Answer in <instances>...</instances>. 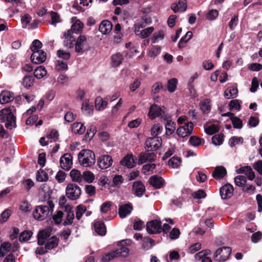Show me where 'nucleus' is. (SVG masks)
Masks as SVG:
<instances>
[{
	"label": "nucleus",
	"instance_id": "f257e3e1",
	"mask_svg": "<svg viewBox=\"0 0 262 262\" xmlns=\"http://www.w3.org/2000/svg\"><path fill=\"white\" fill-rule=\"evenodd\" d=\"M16 110L13 106H9L0 111V116L2 117V122L6 121L5 127L7 129H12L13 127L16 126V117L14 115V112Z\"/></svg>",
	"mask_w": 262,
	"mask_h": 262
},
{
	"label": "nucleus",
	"instance_id": "f03ea898",
	"mask_svg": "<svg viewBox=\"0 0 262 262\" xmlns=\"http://www.w3.org/2000/svg\"><path fill=\"white\" fill-rule=\"evenodd\" d=\"M78 160L84 167H90L95 163V153L90 149H82L78 154Z\"/></svg>",
	"mask_w": 262,
	"mask_h": 262
},
{
	"label": "nucleus",
	"instance_id": "7ed1b4c3",
	"mask_svg": "<svg viewBox=\"0 0 262 262\" xmlns=\"http://www.w3.org/2000/svg\"><path fill=\"white\" fill-rule=\"evenodd\" d=\"M48 206L39 205L37 206L33 212L34 218L37 220L42 221L49 215L50 212L52 213L54 208V204L51 201H48Z\"/></svg>",
	"mask_w": 262,
	"mask_h": 262
},
{
	"label": "nucleus",
	"instance_id": "20e7f679",
	"mask_svg": "<svg viewBox=\"0 0 262 262\" xmlns=\"http://www.w3.org/2000/svg\"><path fill=\"white\" fill-rule=\"evenodd\" d=\"M74 45L75 52L79 54H82L90 50V44L85 35H80L77 38L76 37Z\"/></svg>",
	"mask_w": 262,
	"mask_h": 262
},
{
	"label": "nucleus",
	"instance_id": "39448f33",
	"mask_svg": "<svg viewBox=\"0 0 262 262\" xmlns=\"http://www.w3.org/2000/svg\"><path fill=\"white\" fill-rule=\"evenodd\" d=\"M162 145V139L158 136L148 137L145 142V148L147 151H153L158 149Z\"/></svg>",
	"mask_w": 262,
	"mask_h": 262
},
{
	"label": "nucleus",
	"instance_id": "423d86ee",
	"mask_svg": "<svg viewBox=\"0 0 262 262\" xmlns=\"http://www.w3.org/2000/svg\"><path fill=\"white\" fill-rule=\"evenodd\" d=\"M128 252L129 249L127 247L123 246L103 255L102 258V261L108 262L119 256L122 255L125 256L128 254Z\"/></svg>",
	"mask_w": 262,
	"mask_h": 262
},
{
	"label": "nucleus",
	"instance_id": "0eeeda50",
	"mask_svg": "<svg viewBox=\"0 0 262 262\" xmlns=\"http://www.w3.org/2000/svg\"><path fill=\"white\" fill-rule=\"evenodd\" d=\"M231 253V248L229 247H223L217 249L214 253L213 258L219 262H224L227 260Z\"/></svg>",
	"mask_w": 262,
	"mask_h": 262
},
{
	"label": "nucleus",
	"instance_id": "6e6552de",
	"mask_svg": "<svg viewBox=\"0 0 262 262\" xmlns=\"http://www.w3.org/2000/svg\"><path fill=\"white\" fill-rule=\"evenodd\" d=\"M66 196L71 200H76L81 194L80 188L75 184H69L66 187Z\"/></svg>",
	"mask_w": 262,
	"mask_h": 262
},
{
	"label": "nucleus",
	"instance_id": "1a4fd4ad",
	"mask_svg": "<svg viewBox=\"0 0 262 262\" xmlns=\"http://www.w3.org/2000/svg\"><path fill=\"white\" fill-rule=\"evenodd\" d=\"M146 230L149 234H159L162 231V222L158 220H153L146 224Z\"/></svg>",
	"mask_w": 262,
	"mask_h": 262
},
{
	"label": "nucleus",
	"instance_id": "9d476101",
	"mask_svg": "<svg viewBox=\"0 0 262 262\" xmlns=\"http://www.w3.org/2000/svg\"><path fill=\"white\" fill-rule=\"evenodd\" d=\"M193 127V123L190 121L183 126L178 127L177 130V134L179 136L184 138L192 134Z\"/></svg>",
	"mask_w": 262,
	"mask_h": 262
},
{
	"label": "nucleus",
	"instance_id": "9b49d317",
	"mask_svg": "<svg viewBox=\"0 0 262 262\" xmlns=\"http://www.w3.org/2000/svg\"><path fill=\"white\" fill-rule=\"evenodd\" d=\"M233 191V186L229 183H227L220 188V194L223 200H228L232 196Z\"/></svg>",
	"mask_w": 262,
	"mask_h": 262
},
{
	"label": "nucleus",
	"instance_id": "f8f14e48",
	"mask_svg": "<svg viewBox=\"0 0 262 262\" xmlns=\"http://www.w3.org/2000/svg\"><path fill=\"white\" fill-rule=\"evenodd\" d=\"M165 114V112L161 107L156 104H154L150 106L148 115L151 119H155L159 116H161L162 118L166 117Z\"/></svg>",
	"mask_w": 262,
	"mask_h": 262
},
{
	"label": "nucleus",
	"instance_id": "ddd939ff",
	"mask_svg": "<svg viewBox=\"0 0 262 262\" xmlns=\"http://www.w3.org/2000/svg\"><path fill=\"white\" fill-rule=\"evenodd\" d=\"M113 159L111 156L102 155L97 159V165L101 169H105L111 166L113 163Z\"/></svg>",
	"mask_w": 262,
	"mask_h": 262
},
{
	"label": "nucleus",
	"instance_id": "4468645a",
	"mask_svg": "<svg viewBox=\"0 0 262 262\" xmlns=\"http://www.w3.org/2000/svg\"><path fill=\"white\" fill-rule=\"evenodd\" d=\"M72 158L70 154H64L60 159L61 168L66 170H69L73 165Z\"/></svg>",
	"mask_w": 262,
	"mask_h": 262
},
{
	"label": "nucleus",
	"instance_id": "2eb2a0df",
	"mask_svg": "<svg viewBox=\"0 0 262 262\" xmlns=\"http://www.w3.org/2000/svg\"><path fill=\"white\" fill-rule=\"evenodd\" d=\"M156 155L153 152H149V151L141 152L138 156V163L142 164L146 162H152L155 160Z\"/></svg>",
	"mask_w": 262,
	"mask_h": 262
},
{
	"label": "nucleus",
	"instance_id": "dca6fc26",
	"mask_svg": "<svg viewBox=\"0 0 262 262\" xmlns=\"http://www.w3.org/2000/svg\"><path fill=\"white\" fill-rule=\"evenodd\" d=\"M47 54L43 50L36 51L32 53L31 60L35 64L43 63L46 59Z\"/></svg>",
	"mask_w": 262,
	"mask_h": 262
},
{
	"label": "nucleus",
	"instance_id": "f3484780",
	"mask_svg": "<svg viewBox=\"0 0 262 262\" xmlns=\"http://www.w3.org/2000/svg\"><path fill=\"white\" fill-rule=\"evenodd\" d=\"M148 181L149 184L156 189L163 188L165 184L164 180L158 175L151 176Z\"/></svg>",
	"mask_w": 262,
	"mask_h": 262
},
{
	"label": "nucleus",
	"instance_id": "a211bd4d",
	"mask_svg": "<svg viewBox=\"0 0 262 262\" xmlns=\"http://www.w3.org/2000/svg\"><path fill=\"white\" fill-rule=\"evenodd\" d=\"M132 191L137 196L141 197L145 192V187L141 181H136L133 183Z\"/></svg>",
	"mask_w": 262,
	"mask_h": 262
},
{
	"label": "nucleus",
	"instance_id": "6ab92c4d",
	"mask_svg": "<svg viewBox=\"0 0 262 262\" xmlns=\"http://www.w3.org/2000/svg\"><path fill=\"white\" fill-rule=\"evenodd\" d=\"M133 209V207L130 203L120 205L118 210L119 215L121 219L125 218L132 212Z\"/></svg>",
	"mask_w": 262,
	"mask_h": 262
},
{
	"label": "nucleus",
	"instance_id": "aec40b11",
	"mask_svg": "<svg viewBox=\"0 0 262 262\" xmlns=\"http://www.w3.org/2000/svg\"><path fill=\"white\" fill-rule=\"evenodd\" d=\"M95 231L100 236H104L106 233V227L102 221H97L94 223Z\"/></svg>",
	"mask_w": 262,
	"mask_h": 262
},
{
	"label": "nucleus",
	"instance_id": "412c9836",
	"mask_svg": "<svg viewBox=\"0 0 262 262\" xmlns=\"http://www.w3.org/2000/svg\"><path fill=\"white\" fill-rule=\"evenodd\" d=\"M227 173V170L224 166H219L215 168L212 176L215 180H219L224 178Z\"/></svg>",
	"mask_w": 262,
	"mask_h": 262
},
{
	"label": "nucleus",
	"instance_id": "4be33fe9",
	"mask_svg": "<svg viewBox=\"0 0 262 262\" xmlns=\"http://www.w3.org/2000/svg\"><path fill=\"white\" fill-rule=\"evenodd\" d=\"M83 26V24L82 22H81L79 20H77L75 23H74L72 25L71 29L67 31L68 32L67 34L70 35H74V34H80L82 31Z\"/></svg>",
	"mask_w": 262,
	"mask_h": 262
},
{
	"label": "nucleus",
	"instance_id": "5701e85b",
	"mask_svg": "<svg viewBox=\"0 0 262 262\" xmlns=\"http://www.w3.org/2000/svg\"><path fill=\"white\" fill-rule=\"evenodd\" d=\"M113 25L108 20H104L101 21L99 25V30L103 34H108L112 30Z\"/></svg>",
	"mask_w": 262,
	"mask_h": 262
},
{
	"label": "nucleus",
	"instance_id": "b1692460",
	"mask_svg": "<svg viewBox=\"0 0 262 262\" xmlns=\"http://www.w3.org/2000/svg\"><path fill=\"white\" fill-rule=\"evenodd\" d=\"M67 33L68 32H65L63 35L64 37V46L69 48H72L75 46L74 42L75 43L76 37L73 34L70 35Z\"/></svg>",
	"mask_w": 262,
	"mask_h": 262
},
{
	"label": "nucleus",
	"instance_id": "393cba45",
	"mask_svg": "<svg viewBox=\"0 0 262 262\" xmlns=\"http://www.w3.org/2000/svg\"><path fill=\"white\" fill-rule=\"evenodd\" d=\"M14 99L13 93L8 91H3L0 94V102L6 104Z\"/></svg>",
	"mask_w": 262,
	"mask_h": 262
},
{
	"label": "nucleus",
	"instance_id": "a878e982",
	"mask_svg": "<svg viewBox=\"0 0 262 262\" xmlns=\"http://www.w3.org/2000/svg\"><path fill=\"white\" fill-rule=\"evenodd\" d=\"M135 162L132 154L125 156L120 161L122 165L125 166L128 168L135 166Z\"/></svg>",
	"mask_w": 262,
	"mask_h": 262
},
{
	"label": "nucleus",
	"instance_id": "bb28decb",
	"mask_svg": "<svg viewBox=\"0 0 262 262\" xmlns=\"http://www.w3.org/2000/svg\"><path fill=\"white\" fill-rule=\"evenodd\" d=\"M123 56L120 53H117L111 56L112 66L113 67H117L120 66L123 60Z\"/></svg>",
	"mask_w": 262,
	"mask_h": 262
},
{
	"label": "nucleus",
	"instance_id": "cd10ccee",
	"mask_svg": "<svg viewBox=\"0 0 262 262\" xmlns=\"http://www.w3.org/2000/svg\"><path fill=\"white\" fill-rule=\"evenodd\" d=\"M70 176L73 182L80 183L82 181V174L76 169H73L70 171Z\"/></svg>",
	"mask_w": 262,
	"mask_h": 262
},
{
	"label": "nucleus",
	"instance_id": "c85d7f7f",
	"mask_svg": "<svg viewBox=\"0 0 262 262\" xmlns=\"http://www.w3.org/2000/svg\"><path fill=\"white\" fill-rule=\"evenodd\" d=\"M58 242V238L55 236H53L49 239V241L46 243L45 248L47 250H52L57 247Z\"/></svg>",
	"mask_w": 262,
	"mask_h": 262
},
{
	"label": "nucleus",
	"instance_id": "c756f323",
	"mask_svg": "<svg viewBox=\"0 0 262 262\" xmlns=\"http://www.w3.org/2000/svg\"><path fill=\"white\" fill-rule=\"evenodd\" d=\"M95 103L96 109L98 111L104 110L107 105V102L103 100L102 98L100 96L96 98Z\"/></svg>",
	"mask_w": 262,
	"mask_h": 262
},
{
	"label": "nucleus",
	"instance_id": "7c9ffc66",
	"mask_svg": "<svg viewBox=\"0 0 262 262\" xmlns=\"http://www.w3.org/2000/svg\"><path fill=\"white\" fill-rule=\"evenodd\" d=\"M12 245L9 242L3 243L0 246V257H3L11 250Z\"/></svg>",
	"mask_w": 262,
	"mask_h": 262
},
{
	"label": "nucleus",
	"instance_id": "2f4dec72",
	"mask_svg": "<svg viewBox=\"0 0 262 262\" xmlns=\"http://www.w3.org/2000/svg\"><path fill=\"white\" fill-rule=\"evenodd\" d=\"M192 32L190 31H188L186 34L180 39L178 43L179 48L182 49L184 48L185 43H186L192 37Z\"/></svg>",
	"mask_w": 262,
	"mask_h": 262
},
{
	"label": "nucleus",
	"instance_id": "473e14b6",
	"mask_svg": "<svg viewBox=\"0 0 262 262\" xmlns=\"http://www.w3.org/2000/svg\"><path fill=\"white\" fill-rule=\"evenodd\" d=\"M155 246V241L149 237H145L142 239V248L147 250Z\"/></svg>",
	"mask_w": 262,
	"mask_h": 262
},
{
	"label": "nucleus",
	"instance_id": "72a5a7b5",
	"mask_svg": "<svg viewBox=\"0 0 262 262\" xmlns=\"http://www.w3.org/2000/svg\"><path fill=\"white\" fill-rule=\"evenodd\" d=\"M181 163V158L177 156H173L168 160V165L169 167L172 168H178L180 167Z\"/></svg>",
	"mask_w": 262,
	"mask_h": 262
},
{
	"label": "nucleus",
	"instance_id": "f704fd0d",
	"mask_svg": "<svg viewBox=\"0 0 262 262\" xmlns=\"http://www.w3.org/2000/svg\"><path fill=\"white\" fill-rule=\"evenodd\" d=\"M81 110L85 111L88 115H92L93 113L94 107L93 105L89 104V100L85 99L82 103Z\"/></svg>",
	"mask_w": 262,
	"mask_h": 262
},
{
	"label": "nucleus",
	"instance_id": "c9c22d12",
	"mask_svg": "<svg viewBox=\"0 0 262 262\" xmlns=\"http://www.w3.org/2000/svg\"><path fill=\"white\" fill-rule=\"evenodd\" d=\"M34 80L33 76L26 75L23 78L22 84L25 88L28 89L33 85Z\"/></svg>",
	"mask_w": 262,
	"mask_h": 262
},
{
	"label": "nucleus",
	"instance_id": "e433bc0d",
	"mask_svg": "<svg viewBox=\"0 0 262 262\" xmlns=\"http://www.w3.org/2000/svg\"><path fill=\"white\" fill-rule=\"evenodd\" d=\"M36 180L38 182H43L48 180L49 177L47 173L41 169H40L36 172Z\"/></svg>",
	"mask_w": 262,
	"mask_h": 262
},
{
	"label": "nucleus",
	"instance_id": "4c0bfd02",
	"mask_svg": "<svg viewBox=\"0 0 262 262\" xmlns=\"http://www.w3.org/2000/svg\"><path fill=\"white\" fill-rule=\"evenodd\" d=\"M242 101L239 100L238 99H234L231 100L228 104L229 110L233 111V110H235L237 111H239L241 109V105Z\"/></svg>",
	"mask_w": 262,
	"mask_h": 262
},
{
	"label": "nucleus",
	"instance_id": "58836bf2",
	"mask_svg": "<svg viewBox=\"0 0 262 262\" xmlns=\"http://www.w3.org/2000/svg\"><path fill=\"white\" fill-rule=\"evenodd\" d=\"M47 74V71L45 67L39 66L36 68L34 71V77L37 79H40L45 76Z\"/></svg>",
	"mask_w": 262,
	"mask_h": 262
},
{
	"label": "nucleus",
	"instance_id": "ea45409f",
	"mask_svg": "<svg viewBox=\"0 0 262 262\" xmlns=\"http://www.w3.org/2000/svg\"><path fill=\"white\" fill-rule=\"evenodd\" d=\"M189 142L193 146H198L204 144L205 141L203 139L195 136L190 137Z\"/></svg>",
	"mask_w": 262,
	"mask_h": 262
},
{
	"label": "nucleus",
	"instance_id": "a19ab883",
	"mask_svg": "<svg viewBox=\"0 0 262 262\" xmlns=\"http://www.w3.org/2000/svg\"><path fill=\"white\" fill-rule=\"evenodd\" d=\"M176 123L171 120H168L165 125L166 134L167 135H172L176 129Z\"/></svg>",
	"mask_w": 262,
	"mask_h": 262
},
{
	"label": "nucleus",
	"instance_id": "79ce46f5",
	"mask_svg": "<svg viewBox=\"0 0 262 262\" xmlns=\"http://www.w3.org/2000/svg\"><path fill=\"white\" fill-rule=\"evenodd\" d=\"M55 69L58 71H66L68 69V64L66 61L57 60L55 61Z\"/></svg>",
	"mask_w": 262,
	"mask_h": 262
},
{
	"label": "nucleus",
	"instance_id": "37998d69",
	"mask_svg": "<svg viewBox=\"0 0 262 262\" xmlns=\"http://www.w3.org/2000/svg\"><path fill=\"white\" fill-rule=\"evenodd\" d=\"M224 137L223 133L215 135L212 137V143L215 145H220L223 143Z\"/></svg>",
	"mask_w": 262,
	"mask_h": 262
},
{
	"label": "nucleus",
	"instance_id": "c03bdc74",
	"mask_svg": "<svg viewBox=\"0 0 262 262\" xmlns=\"http://www.w3.org/2000/svg\"><path fill=\"white\" fill-rule=\"evenodd\" d=\"M177 83V79L173 78L169 79L167 82L168 91L170 93L173 92L176 89Z\"/></svg>",
	"mask_w": 262,
	"mask_h": 262
},
{
	"label": "nucleus",
	"instance_id": "a18cd8bd",
	"mask_svg": "<svg viewBox=\"0 0 262 262\" xmlns=\"http://www.w3.org/2000/svg\"><path fill=\"white\" fill-rule=\"evenodd\" d=\"M247 182V178L244 176H237L234 178V183L239 187H244Z\"/></svg>",
	"mask_w": 262,
	"mask_h": 262
},
{
	"label": "nucleus",
	"instance_id": "49530a36",
	"mask_svg": "<svg viewBox=\"0 0 262 262\" xmlns=\"http://www.w3.org/2000/svg\"><path fill=\"white\" fill-rule=\"evenodd\" d=\"M33 233L31 231H24L22 232L19 236V241L20 242H24L28 241L32 236Z\"/></svg>",
	"mask_w": 262,
	"mask_h": 262
},
{
	"label": "nucleus",
	"instance_id": "de8ad7c7",
	"mask_svg": "<svg viewBox=\"0 0 262 262\" xmlns=\"http://www.w3.org/2000/svg\"><path fill=\"white\" fill-rule=\"evenodd\" d=\"M200 108L203 113H208L210 111V100L206 99L200 103Z\"/></svg>",
	"mask_w": 262,
	"mask_h": 262
},
{
	"label": "nucleus",
	"instance_id": "09e8293b",
	"mask_svg": "<svg viewBox=\"0 0 262 262\" xmlns=\"http://www.w3.org/2000/svg\"><path fill=\"white\" fill-rule=\"evenodd\" d=\"M74 132L79 134H82L85 130V127L81 122H76L73 124Z\"/></svg>",
	"mask_w": 262,
	"mask_h": 262
},
{
	"label": "nucleus",
	"instance_id": "8fccbe9b",
	"mask_svg": "<svg viewBox=\"0 0 262 262\" xmlns=\"http://www.w3.org/2000/svg\"><path fill=\"white\" fill-rule=\"evenodd\" d=\"M42 47V42L38 39H35L32 42L30 47V49L32 52H34V51L40 50V49H41Z\"/></svg>",
	"mask_w": 262,
	"mask_h": 262
},
{
	"label": "nucleus",
	"instance_id": "3c124183",
	"mask_svg": "<svg viewBox=\"0 0 262 262\" xmlns=\"http://www.w3.org/2000/svg\"><path fill=\"white\" fill-rule=\"evenodd\" d=\"M232 122L233 127L234 128L241 129L243 127V124L242 120L237 117H232L230 118Z\"/></svg>",
	"mask_w": 262,
	"mask_h": 262
},
{
	"label": "nucleus",
	"instance_id": "603ef678",
	"mask_svg": "<svg viewBox=\"0 0 262 262\" xmlns=\"http://www.w3.org/2000/svg\"><path fill=\"white\" fill-rule=\"evenodd\" d=\"M83 179L88 183H91L94 180L95 176L92 172L90 171H86L83 173L82 179Z\"/></svg>",
	"mask_w": 262,
	"mask_h": 262
},
{
	"label": "nucleus",
	"instance_id": "864d4df0",
	"mask_svg": "<svg viewBox=\"0 0 262 262\" xmlns=\"http://www.w3.org/2000/svg\"><path fill=\"white\" fill-rule=\"evenodd\" d=\"M74 219V214L73 211L70 210L67 212V215L66 220L63 223V225L65 226L71 225L73 222Z\"/></svg>",
	"mask_w": 262,
	"mask_h": 262
},
{
	"label": "nucleus",
	"instance_id": "5fc2aeb1",
	"mask_svg": "<svg viewBox=\"0 0 262 262\" xmlns=\"http://www.w3.org/2000/svg\"><path fill=\"white\" fill-rule=\"evenodd\" d=\"M86 208L85 206L81 204L77 206L76 211V217L78 220H79L83 214L86 211Z\"/></svg>",
	"mask_w": 262,
	"mask_h": 262
},
{
	"label": "nucleus",
	"instance_id": "6e6d98bb",
	"mask_svg": "<svg viewBox=\"0 0 262 262\" xmlns=\"http://www.w3.org/2000/svg\"><path fill=\"white\" fill-rule=\"evenodd\" d=\"M219 126L216 124H212L205 129L206 133L209 135H212L219 132Z\"/></svg>",
	"mask_w": 262,
	"mask_h": 262
},
{
	"label": "nucleus",
	"instance_id": "4d7b16f0",
	"mask_svg": "<svg viewBox=\"0 0 262 262\" xmlns=\"http://www.w3.org/2000/svg\"><path fill=\"white\" fill-rule=\"evenodd\" d=\"M241 143H243V138L241 137L234 136L231 137L229 140V144L230 147H233L236 144Z\"/></svg>",
	"mask_w": 262,
	"mask_h": 262
},
{
	"label": "nucleus",
	"instance_id": "13d9d810",
	"mask_svg": "<svg viewBox=\"0 0 262 262\" xmlns=\"http://www.w3.org/2000/svg\"><path fill=\"white\" fill-rule=\"evenodd\" d=\"M96 132V127L94 125H91L87 130L85 137L89 139V140H91L95 136Z\"/></svg>",
	"mask_w": 262,
	"mask_h": 262
},
{
	"label": "nucleus",
	"instance_id": "bf43d9fd",
	"mask_svg": "<svg viewBox=\"0 0 262 262\" xmlns=\"http://www.w3.org/2000/svg\"><path fill=\"white\" fill-rule=\"evenodd\" d=\"M163 129V127L160 124L157 123L153 125L151 129V134L153 136H157L161 133Z\"/></svg>",
	"mask_w": 262,
	"mask_h": 262
},
{
	"label": "nucleus",
	"instance_id": "052dcab7",
	"mask_svg": "<svg viewBox=\"0 0 262 262\" xmlns=\"http://www.w3.org/2000/svg\"><path fill=\"white\" fill-rule=\"evenodd\" d=\"M57 56L65 60H68L71 57V54L69 52H65L63 50H58L57 51Z\"/></svg>",
	"mask_w": 262,
	"mask_h": 262
},
{
	"label": "nucleus",
	"instance_id": "680f3d73",
	"mask_svg": "<svg viewBox=\"0 0 262 262\" xmlns=\"http://www.w3.org/2000/svg\"><path fill=\"white\" fill-rule=\"evenodd\" d=\"M63 213L62 211H58L56 214L53 216L52 218L56 225H59L61 223V219L63 217Z\"/></svg>",
	"mask_w": 262,
	"mask_h": 262
},
{
	"label": "nucleus",
	"instance_id": "e2e57ef3",
	"mask_svg": "<svg viewBox=\"0 0 262 262\" xmlns=\"http://www.w3.org/2000/svg\"><path fill=\"white\" fill-rule=\"evenodd\" d=\"M112 202L107 201L104 203H103L100 207V211L102 213H107L110 210L111 207L112 206Z\"/></svg>",
	"mask_w": 262,
	"mask_h": 262
},
{
	"label": "nucleus",
	"instance_id": "0e129e2a",
	"mask_svg": "<svg viewBox=\"0 0 262 262\" xmlns=\"http://www.w3.org/2000/svg\"><path fill=\"white\" fill-rule=\"evenodd\" d=\"M192 196L195 199H201L205 198L206 196V192L202 189H199L192 193Z\"/></svg>",
	"mask_w": 262,
	"mask_h": 262
},
{
	"label": "nucleus",
	"instance_id": "69168bd1",
	"mask_svg": "<svg viewBox=\"0 0 262 262\" xmlns=\"http://www.w3.org/2000/svg\"><path fill=\"white\" fill-rule=\"evenodd\" d=\"M211 254V252L210 250H203L196 253L195 255V258L196 259L200 260V258H202L203 256H207V255H210Z\"/></svg>",
	"mask_w": 262,
	"mask_h": 262
},
{
	"label": "nucleus",
	"instance_id": "338daca9",
	"mask_svg": "<svg viewBox=\"0 0 262 262\" xmlns=\"http://www.w3.org/2000/svg\"><path fill=\"white\" fill-rule=\"evenodd\" d=\"M25 188L27 191H29L32 187L34 186V182L31 179H27L23 181Z\"/></svg>",
	"mask_w": 262,
	"mask_h": 262
},
{
	"label": "nucleus",
	"instance_id": "774afa93",
	"mask_svg": "<svg viewBox=\"0 0 262 262\" xmlns=\"http://www.w3.org/2000/svg\"><path fill=\"white\" fill-rule=\"evenodd\" d=\"M253 168L260 174H262V160H258L253 164Z\"/></svg>",
	"mask_w": 262,
	"mask_h": 262
}]
</instances>
